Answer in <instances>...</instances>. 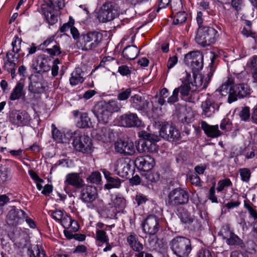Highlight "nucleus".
<instances>
[{"label":"nucleus","mask_w":257,"mask_h":257,"mask_svg":"<svg viewBox=\"0 0 257 257\" xmlns=\"http://www.w3.org/2000/svg\"><path fill=\"white\" fill-rule=\"evenodd\" d=\"M120 123L123 126L139 127L142 126V121L137 114L134 113H125L120 117Z\"/></svg>","instance_id":"obj_17"},{"label":"nucleus","mask_w":257,"mask_h":257,"mask_svg":"<svg viewBox=\"0 0 257 257\" xmlns=\"http://www.w3.org/2000/svg\"><path fill=\"white\" fill-rule=\"evenodd\" d=\"M57 42L55 40L54 36L51 37L50 38L46 40L40 46H45L47 48L54 47L56 46Z\"/></svg>","instance_id":"obj_52"},{"label":"nucleus","mask_w":257,"mask_h":257,"mask_svg":"<svg viewBox=\"0 0 257 257\" xmlns=\"http://www.w3.org/2000/svg\"><path fill=\"white\" fill-rule=\"evenodd\" d=\"M24 87V83L23 82L20 81L18 82L11 94L10 99L12 100H15L22 97H24L25 92Z\"/></svg>","instance_id":"obj_27"},{"label":"nucleus","mask_w":257,"mask_h":257,"mask_svg":"<svg viewBox=\"0 0 257 257\" xmlns=\"http://www.w3.org/2000/svg\"><path fill=\"white\" fill-rule=\"evenodd\" d=\"M17 124L18 126H25L28 124L30 120V116L25 110H18L15 113Z\"/></svg>","instance_id":"obj_26"},{"label":"nucleus","mask_w":257,"mask_h":257,"mask_svg":"<svg viewBox=\"0 0 257 257\" xmlns=\"http://www.w3.org/2000/svg\"><path fill=\"white\" fill-rule=\"evenodd\" d=\"M28 254L29 257H45L44 250L41 246L38 244L29 246Z\"/></svg>","instance_id":"obj_33"},{"label":"nucleus","mask_w":257,"mask_h":257,"mask_svg":"<svg viewBox=\"0 0 257 257\" xmlns=\"http://www.w3.org/2000/svg\"><path fill=\"white\" fill-rule=\"evenodd\" d=\"M72 220V219L70 216L65 215L59 222L61 223L64 228H69V225H71Z\"/></svg>","instance_id":"obj_54"},{"label":"nucleus","mask_w":257,"mask_h":257,"mask_svg":"<svg viewBox=\"0 0 257 257\" xmlns=\"http://www.w3.org/2000/svg\"><path fill=\"white\" fill-rule=\"evenodd\" d=\"M37 66H35L34 69H35L38 73H41L42 72H48L50 70V67L46 64L45 62L41 61L39 63V61H37Z\"/></svg>","instance_id":"obj_43"},{"label":"nucleus","mask_w":257,"mask_h":257,"mask_svg":"<svg viewBox=\"0 0 257 257\" xmlns=\"http://www.w3.org/2000/svg\"><path fill=\"white\" fill-rule=\"evenodd\" d=\"M130 169V166L128 164L125 162H118L115 168L114 172L116 174L120 176L124 177L128 174V171Z\"/></svg>","instance_id":"obj_37"},{"label":"nucleus","mask_w":257,"mask_h":257,"mask_svg":"<svg viewBox=\"0 0 257 257\" xmlns=\"http://www.w3.org/2000/svg\"><path fill=\"white\" fill-rule=\"evenodd\" d=\"M127 242L131 248L135 251H141L144 249V246L141 243L136 235L131 234L127 237Z\"/></svg>","instance_id":"obj_29"},{"label":"nucleus","mask_w":257,"mask_h":257,"mask_svg":"<svg viewBox=\"0 0 257 257\" xmlns=\"http://www.w3.org/2000/svg\"><path fill=\"white\" fill-rule=\"evenodd\" d=\"M10 172L8 169H0V184H4L10 178Z\"/></svg>","instance_id":"obj_47"},{"label":"nucleus","mask_w":257,"mask_h":257,"mask_svg":"<svg viewBox=\"0 0 257 257\" xmlns=\"http://www.w3.org/2000/svg\"><path fill=\"white\" fill-rule=\"evenodd\" d=\"M59 11L48 9L47 11H42V12L48 23L53 25L57 22V12Z\"/></svg>","instance_id":"obj_36"},{"label":"nucleus","mask_w":257,"mask_h":257,"mask_svg":"<svg viewBox=\"0 0 257 257\" xmlns=\"http://www.w3.org/2000/svg\"><path fill=\"white\" fill-rule=\"evenodd\" d=\"M103 40V35L99 32L94 31L82 34L77 42L83 51H91L99 46Z\"/></svg>","instance_id":"obj_2"},{"label":"nucleus","mask_w":257,"mask_h":257,"mask_svg":"<svg viewBox=\"0 0 257 257\" xmlns=\"http://www.w3.org/2000/svg\"><path fill=\"white\" fill-rule=\"evenodd\" d=\"M185 63L189 66L193 73H197L203 67V55L199 51L190 52L185 55Z\"/></svg>","instance_id":"obj_9"},{"label":"nucleus","mask_w":257,"mask_h":257,"mask_svg":"<svg viewBox=\"0 0 257 257\" xmlns=\"http://www.w3.org/2000/svg\"><path fill=\"white\" fill-rule=\"evenodd\" d=\"M169 246L174 254L178 257H187L191 252V240L183 236H177L169 242Z\"/></svg>","instance_id":"obj_3"},{"label":"nucleus","mask_w":257,"mask_h":257,"mask_svg":"<svg viewBox=\"0 0 257 257\" xmlns=\"http://www.w3.org/2000/svg\"><path fill=\"white\" fill-rule=\"evenodd\" d=\"M228 97V102L231 103L237 100V98H243L250 94V89L247 84L244 83L234 85L233 89L230 90Z\"/></svg>","instance_id":"obj_11"},{"label":"nucleus","mask_w":257,"mask_h":257,"mask_svg":"<svg viewBox=\"0 0 257 257\" xmlns=\"http://www.w3.org/2000/svg\"><path fill=\"white\" fill-rule=\"evenodd\" d=\"M239 173L242 181L248 182L251 177V172L248 168H243L239 170Z\"/></svg>","instance_id":"obj_42"},{"label":"nucleus","mask_w":257,"mask_h":257,"mask_svg":"<svg viewBox=\"0 0 257 257\" xmlns=\"http://www.w3.org/2000/svg\"><path fill=\"white\" fill-rule=\"evenodd\" d=\"M73 139L72 144L75 150L85 154L90 153L92 151L91 139L87 135H81L79 131L67 134Z\"/></svg>","instance_id":"obj_5"},{"label":"nucleus","mask_w":257,"mask_h":257,"mask_svg":"<svg viewBox=\"0 0 257 257\" xmlns=\"http://www.w3.org/2000/svg\"><path fill=\"white\" fill-rule=\"evenodd\" d=\"M70 83L72 85H75L84 81L83 73L80 68H76L72 74L70 78Z\"/></svg>","instance_id":"obj_32"},{"label":"nucleus","mask_w":257,"mask_h":257,"mask_svg":"<svg viewBox=\"0 0 257 257\" xmlns=\"http://www.w3.org/2000/svg\"><path fill=\"white\" fill-rule=\"evenodd\" d=\"M117 111L116 104L114 102H100L95 107V115L99 121L106 123L113 112Z\"/></svg>","instance_id":"obj_8"},{"label":"nucleus","mask_w":257,"mask_h":257,"mask_svg":"<svg viewBox=\"0 0 257 257\" xmlns=\"http://www.w3.org/2000/svg\"><path fill=\"white\" fill-rule=\"evenodd\" d=\"M148 141L145 140V139H141L138 143L136 145L137 149L140 153L147 152L148 149Z\"/></svg>","instance_id":"obj_46"},{"label":"nucleus","mask_w":257,"mask_h":257,"mask_svg":"<svg viewBox=\"0 0 257 257\" xmlns=\"http://www.w3.org/2000/svg\"><path fill=\"white\" fill-rule=\"evenodd\" d=\"M60 63L59 60L57 58L55 59L53 61V65L52 67V75L53 77H55L58 75L59 67L58 66V64Z\"/></svg>","instance_id":"obj_59"},{"label":"nucleus","mask_w":257,"mask_h":257,"mask_svg":"<svg viewBox=\"0 0 257 257\" xmlns=\"http://www.w3.org/2000/svg\"><path fill=\"white\" fill-rule=\"evenodd\" d=\"M146 179L151 183H156L160 179V174L157 172H149L146 175Z\"/></svg>","instance_id":"obj_45"},{"label":"nucleus","mask_w":257,"mask_h":257,"mask_svg":"<svg viewBox=\"0 0 257 257\" xmlns=\"http://www.w3.org/2000/svg\"><path fill=\"white\" fill-rule=\"evenodd\" d=\"M232 185V183L229 179H225L220 180L218 183L217 190L218 192L222 191L225 187H229Z\"/></svg>","instance_id":"obj_49"},{"label":"nucleus","mask_w":257,"mask_h":257,"mask_svg":"<svg viewBox=\"0 0 257 257\" xmlns=\"http://www.w3.org/2000/svg\"><path fill=\"white\" fill-rule=\"evenodd\" d=\"M160 136L169 141H178L181 138L179 131L168 122H164L161 125Z\"/></svg>","instance_id":"obj_10"},{"label":"nucleus","mask_w":257,"mask_h":257,"mask_svg":"<svg viewBox=\"0 0 257 257\" xmlns=\"http://www.w3.org/2000/svg\"><path fill=\"white\" fill-rule=\"evenodd\" d=\"M230 124L231 122L229 121V119L228 118H225L222 120L220 124V127L222 130H229Z\"/></svg>","instance_id":"obj_60"},{"label":"nucleus","mask_w":257,"mask_h":257,"mask_svg":"<svg viewBox=\"0 0 257 257\" xmlns=\"http://www.w3.org/2000/svg\"><path fill=\"white\" fill-rule=\"evenodd\" d=\"M250 67L253 71H257V56H253L250 60Z\"/></svg>","instance_id":"obj_64"},{"label":"nucleus","mask_w":257,"mask_h":257,"mask_svg":"<svg viewBox=\"0 0 257 257\" xmlns=\"http://www.w3.org/2000/svg\"><path fill=\"white\" fill-rule=\"evenodd\" d=\"M96 238L101 243H104L109 241L108 236L105 231L102 230L97 229L96 231Z\"/></svg>","instance_id":"obj_44"},{"label":"nucleus","mask_w":257,"mask_h":257,"mask_svg":"<svg viewBox=\"0 0 257 257\" xmlns=\"http://www.w3.org/2000/svg\"><path fill=\"white\" fill-rule=\"evenodd\" d=\"M187 14L185 12H179L176 14L173 21L174 25H180L184 23L187 20Z\"/></svg>","instance_id":"obj_41"},{"label":"nucleus","mask_w":257,"mask_h":257,"mask_svg":"<svg viewBox=\"0 0 257 257\" xmlns=\"http://www.w3.org/2000/svg\"><path fill=\"white\" fill-rule=\"evenodd\" d=\"M201 125L202 129L208 137L217 138L221 135L218 125H210L204 121H201Z\"/></svg>","instance_id":"obj_23"},{"label":"nucleus","mask_w":257,"mask_h":257,"mask_svg":"<svg viewBox=\"0 0 257 257\" xmlns=\"http://www.w3.org/2000/svg\"><path fill=\"white\" fill-rule=\"evenodd\" d=\"M29 91L35 94H41L46 90L42 75H35L31 81L28 87Z\"/></svg>","instance_id":"obj_18"},{"label":"nucleus","mask_w":257,"mask_h":257,"mask_svg":"<svg viewBox=\"0 0 257 257\" xmlns=\"http://www.w3.org/2000/svg\"><path fill=\"white\" fill-rule=\"evenodd\" d=\"M52 136L53 138L58 141H60L62 139V133L60 132L55 126L54 124H52Z\"/></svg>","instance_id":"obj_53"},{"label":"nucleus","mask_w":257,"mask_h":257,"mask_svg":"<svg viewBox=\"0 0 257 257\" xmlns=\"http://www.w3.org/2000/svg\"><path fill=\"white\" fill-rule=\"evenodd\" d=\"M159 222V219L155 215L148 216L143 225L145 232L150 235L156 234L160 228Z\"/></svg>","instance_id":"obj_16"},{"label":"nucleus","mask_w":257,"mask_h":257,"mask_svg":"<svg viewBox=\"0 0 257 257\" xmlns=\"http://www.w3.org/2000/svg\"><path fill=\"white\" fill-rule=\"evenodd\" d=\"M239 116L240 119L243 121H247L250 117L249 108L245 106L239 112Z\"/></svg>","instance_id":"obj_51"},{"label":"nucleus","mask_w":257,"mask_h":257,"mask_svg":"<svg viewBox=\"0 0 257 257\" xmlns=\"http://www.w3.org/2000/svg\"><path fill=\"white\" fill-rule=\"evenodd\" d=\"M7 60L5 61L4 65L3 68L9 72L10 69L16 67L15 61L18 59V57H16L14 54L10 52H7L6 54Z\"/></svg>","instance_id":"obj_30"},{"label":"nucleus","mask_w":257,"mask_h":257,"mask_svg":"<svg viewBox=\"0 0 257 257\" xmlns=\"http://www.w3.org/2000/svg\"><path fill=\"white\" fill-rule=\"evenodd\" d=\"M87 180L91 183H99L101 181L100 174L98 172H94L87 178Z\"/></svg>","instance_id":"obj_48"},{"label":"nucleus","mask_w":257,"mask_h":257,"mask_svg":"<svg viewBox=\"0 0 257 257\" xmlns=\"http://www.w3.org/2000/svg\"><path fill=\"white\" fill-rule=\"evenodd\" d=\"M25 218V212L15 206L8 212L6 217V222L9 225L17 226Z\"/></svg>","instance_id":"obj_13"},{"label":"nucleus","mask_w":257,"mask_h":257,"mask_svg":"<svg viewBox=\"0 0 257 257\" xmlns=\"http://www.w3.org/2000/svg\"><path fill=\"white\" fill-rule=\"evenodd\" d=\"M45 52L50 54L51 56L58 55L61 53L58 43H57L56 46H55L54 47L47 48L46 49Z\"/></svg>","instance_id":"obj_50"},{"label":"nucleus","mask_w":257,"mask_h":257,"mask_svg":"<svg viewBox=\"0 0 257 257\" xmlns=\"http://www.w3.org/2000/svg\"><path fill=\"white\" fill-rule=\"evenodd\" d=\"M97 197V189L94 186H87L81 191L80 198L83 202L87 204L89 208H94L95 206L93 202Z\"/></svg>","instance_id":"obj_12"},{"label":"nucleus","mask_w":257,"mask_h":257,"mask_svg":"<svg viewBox=\"0 0 257 257\" xmlns=\"http://www.w3.org/2000/svg\"><path fill=\"white\" fill-rule=\"evenodd\" d=\"M139 137L146 141L152 142V134L145 131H141L138 133Z\"/></svg>","instance_id":"obj_61"},{"label":"nucleus","mask_w":257,"mask_h":257,"mask_svg":"<svg viewBox=\"0 0 257 257\" xmlns=\"http://www.w3.org/2000/svg\"><path fill=\"white\" fill-rule=\"evenodd\" d=\"M115 152L125 156L133 155L135 153L132 142L119 140L114 144Z\"/></svg>","instance_id":"obj_15"},{"label":"nucleus","mask_w":257,"mask_h":257,"mask_svg":"<svg viewBox=\"0 0 257 257\" xmlns=\"http://www.w3.org/2000/svg\"><path fill=\"white\" fill-rule=\"evenodd\" d=\"M131 93V90L130 88L126 89L125 90L122 91L118 94L117 98L119 100H126L130 96Z\"/></svg>","instance_id":"obj_55"},{"label":"nucleus","mask_w":257,"mask_h":257,"mask_svg":"<svg viewBox=\"0 0 257 257\" xmlns=\"http://www.w3.org/2000/svg\"><path fill=\"white\" fill-rule=\"evenodd\" d=\"M179 217L181 222L187 225L192 222L194 218L187 210L185 209H182L179 212Z\"/></svg>","instance_id":"obj_39"},{"label":"nucleus","mask_w":257,"mask_h":257,"mask_svg":"<svg viewBox=\"0 0 257 257\" xmlns=\"http://www.w3.org/2000/svg\"><path fill=\"white\" fill-rule=\"evenodd\" d=\"M66 186H72L76 189H80L84 186V182L79 174L72 173L67 174L64 181Z\"/></svg>","instance_id":"obj_21"},{"label":"nucleus","mask_w":257,"mask_h":257,"mask_svg":"<svg viewBox=\"0 0 257 257\" xmlns=\"http://www.w3.org/2000/svg\"><path fill=\"white\" fill-rule=\"evenodd\" d=\"M204 220L202 218L199 219H192V222L188 225V228L192 231L194 232H200L203 229V223Z\"/></svg>","instance_id":"obj_38"},{"label":"nucleus","mask_w":257,"mask_h":257,"mask_svg":"<svg viewBox=\"0 0 257 257\" xmlns=\"http://www.w3.org/2000/svg\"><path fill=\"white\" fill-rule=\"evenodd\" d=\"M76 125L78 127L80 128H90L92 126V122L87 113L81 114Z\"/></svg>","instance_id":"obj_34"},{"label":"nucleus","mask_w":257,"mask_h":257,"mask_svg":"<svg viewBox=\"0 0 257 257\" xmlns=\"http://www.w3.org/2000/svg\"><path fill=\"white\" fill-rule=\"evenodd\" d=\"M218 37V32L214 28L200 27L198 29L195 40L198 44L205 47L214 44Z\"/></svg>","instance_id":"obj_4"},{"label":"nucleus","mask_w":257,"mask_h":257,"mask_svg":"<svg viewBox=\"0 0 257 257\" xmlns=\"http://www.w3.org/2000/svg\"><path fill=\"white\" fill-rule=\"evenodd\" d=\"M234 86L233 79L228 78L218 89L220 94L222 96L228 95L230 94V90L233 89Z\"/></svg>","instance_id":"obj_35"},{"label":"nucleus","mask_w":257,"mask_h":257,"mask_svg":"<svg viewBox=\"0 0 257 257\" xmlns=\"http://www.w3.org/2000/svg\"><path fill=\"white\" fill-rule=\"evenodd\" d=\"M131 106L138 110L145 111L149 107V101L143 96L134 95L130 99Z\"/></svg>","instance_id":"obj_20"},{"label":"nucleus","mask_w":257,"mask_h":257,"mask_svg":"<svg viewBox=\"0 0 257 257\" xmlns=\"http://www.w3.org/2000/svg\"><path fill=\"white\" fill-rule=\"evenodd\" d=\"M135 200L138 205L139 206L141 204L145 203L148 199L146 196H145L143 194H139L136 195Z\"/></svg>","instance_id":"obj_62"},{"label":"nucleus","mask_w":257,"mask_h":257,"mask_svg":"<svg viewBox=\"0 0 257 257\" xmlns=\"http://www.w3.org/2000/svg\"><path fill=\"white\" fill-rule=\"evenodd\" d=\"M102 171L108 183L105 185V188L110 189L113 188H119L121 183V181L120 179L116 177H112L111 173L105 169L102 170Z\"/></svg>","instance_id":"obj_24"},{"label":"nucleus","mask_w":257,"mask_h":257,"mask_svg":"<svg viewBox=\"0 0 257 257\" xmlns=\"http://www.w3.org/2000/svg\"><path fill=\"white\" fill-rule=\"evenodd\" d=\"M51 216L53 218L59 222L61 221L64 216L63 212L60 210L51 211Z\"/></svg>","instance_id":"obj_56"},{"label":"nucleus","mask_w":257,"mask_h":257,"mask_svg":"<svg viewBox=\"0 0 257 257\" xmlns=\"http://www.w3.org/2000/svg\"><path fill=\"white\" fill-rule=\"evenodd\" d=\"M44 4L42 5V11L48 9L60 10L64 6V0H44Z\"/></svg>","instance_id":"obj_25"},{"label":"nucleus","mask_w":257,"mask_h":257,"mask_svg":"<svg viewBox=\"0 0 257 257\" xmlns=\"http://www.w3.org/2000/svg\"><path fill=\"white\" fill-rule=\"evenodd\" d=\"M114 206L118 211L120 212L123 210L126 206L125 199L121 196H116L113 200Z\"/></svg>","instance_id":"obj_40"},{"label":"nucleus","mask_w":257,"mask_h":257,"mask_svg":"<svg viewBox=\"0 0 257 257\" xmlns=\"http://www.w3.org/2000/svg\"><path fill=\"white\" fill-rule=\"evenodd\" d=\"M221 103H216L212 98H207L202 102L201 107L203 109L202 115L205 117L211 116L216 110H218Z\"/></svg>","instance_id":"obj_19"},{"label":"nucleus","mask_w":257,"mask_h":257,"mask_svg":"<svg viewBox=\"0 0 257 257\" xmlns=\"http://www.w3.org/2000/svg\"><path fill=\"white\" fill-rule=\"evenodd\" d=\"M189 180L191 183L196 186L200 185V178L197 174L194 173L189 176Z\"/></svg>","instance_id":"obj_58"},{"label":"nucleus","mask_w":257,"mask_h":257,"mask_svg":"<svg viewBox=\"0 0 257 257\" xmlns=\"http://www.w3.org/2000/svg\"><path fill=\"white\" fill-rule=\"evenodd\" d=\"M189 195L187 191L180 187L170 191L166 199V204L171 208L187 204L189 201Z\"/></svg>","instance_id":"obj_6"},{"label":"nucleus","mask_w":257,"mask_h":257,"mask_svg":"<svg viewBox=\"0 0 257 257\" xmlns=\"http://www.w3.org/2000/svg\"><path fill=\"white\" fill-rule=\"evenodd\" d=\"M119 13L118 5L113 2H107L102 5L98 13L97 18L102 23L110 21L117 17Z\"/></svg>","instance_id":"obj_7"},{"label":"nucleus","mask_w":257,"mask_h":257,"mask_svg":"<svg viewBox=\"0 0 257 257\" xmlns=\"http://www.w3.org/2000/svg\"><path fill=\"white\" fill-rule=\"evenodd\" d=\"M223 238L226 240V243L229 245L238 246L241 248L245 247L242 240L233 232L228 231L225 235H223Z\"/></svg>","instance_id":"obj_22"},{"label":"nucleus","mask_w":257,"mask_h":257,"mask_svg":"<svg viewBox=\"0 0 257 257\" xmlns=\"http://www.w3.org/2000/svg\"><path fill=\"white\" fill-rule=\"evenodd\" d=\"M140 50L135 45L126 46L122 51L123 57L128 60L135 59L139 54Z\"/></svg>","instance_id":"obj_28"},{"label":"nucleus","mask_w":257,"mask_h":257,"mask_svg":"<svg viewBox=\"0 0 257 257\" xmlns=\"http://www.w3.org/2000/svg\"><path fill=\"white\" fill-rule=\"evenodd\" d=\"M98 134L100 139L103 142H109L114 138V134L112 130L107 127H101Z\"/></svg>","instance_id":"obj_31"},{"label":"nucleus","mask_w":257,"mask_h":257,"mask_svg":"<svg viewBox=\"0 0 257 257\" xmlns=\"http://www.w3.org/2000/svg\"><path fill=\"white\" fill-rule=\"evenodd\" d=\"M197 85H193L192 83H184L180 86L174 89L172 95L168 97L167 103L174 104L179 101V93L180 98L188 102H193L197 94Z\"/></svg>","instance_id":"obj_1"},{"label":"nucleus","mask_w":257,"mask_h":257,"mask_svg":"<svg viewBox=\"0 0 257 257\" xmlns=\"http://www.w3.org/2000/svg\"><path fill=\"white\" fill-rule=\"evenodd\" d=\"M197 257H212V256L208 249L201 248L197 253Z\"/></svg>","instance_id":"obj_63"},{"label":"nucleus","mask_w":257,"mask_h":257,"mask_svg":"<svg viewBox=\"0 0 257 257\" xmlns=\"http://www.w3.org/2000/svg\"><path fill=\"white\" fill-rule=\"evenodd\" d=\"M148 149L147 152L151 153H156L158 152L159 149L158 146L155 143V142H152L148 141Z\"/></svg>","instance_id":"obj_57"},{"label":"nucleus","mask_w":257,"mask_h":257,"mask_svg":"<svg viewBox=\"0 0 257 257\" xmlns=\"http://www.w3.org/2000/svg\"><path fill=\"white\" fill-rule=\"evenodd\" d=\"M154 159L149 155L138 157L135 161V166L139 170L148 172L154 167Z\"/></svg>","instance_id":"obj_14"}]
</instances>
